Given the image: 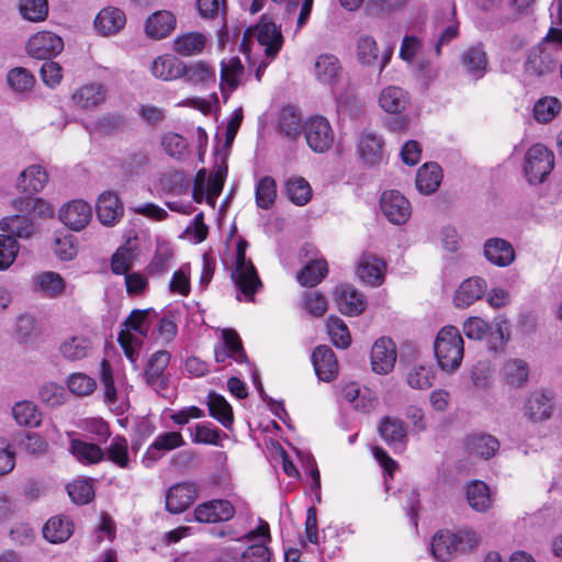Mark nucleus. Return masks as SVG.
I'll return each instance as SVG.
<instances>
[{
  "label": "nucleus",
  "mask_w": 562,
  "mask_h": 562,
  "mask_svg": "<svg viewBox=\"0 0 562 562\" xmlns=\"http://www.w3.org/2000/svg\"><path fill=\"white\" fill-rule=\"evenodd\" d=\"M157 318L158 315L153 308L133 310L123 322L117 341L131 362H136L137 350L142 345L140 339L135 334L142 338L147 337Z\"/></svg>",
  "instance_id": "f257e3e1"
},
{
  "label": "nucleus",
  "mask_w": 562,
  "mask_h": 562,
  "mask_svg": "<svg viewBox=\"0 0 562 562\" xmlns=\"http://www.w3.org/2000/svg\"><path fill=\"white\" fill-rule=\"evenodd\" d=\"M435 356L439 367L447 372L458 369L463 359L464 344L454 326H445L437 334Z\"/></svg>",
  "instance_id": "f03ea898"
},
{
  "label": "nucleus",
  "mask_w": 562,
  "mask_h": 562,
  "mask_svg": "<svg viewBox=\"0 0 562 562\" xmlns=\"http://www.w3.org/2000/svg\"><path fill=\"white\" fill-rule=\"evenodd\" d=\"M476 542L474 531L464 530L453 533L449 530H440L432 537L431 552L436 560L447 562L456 552L473 548Z\"/></svg>",
  "instance_id": "7ed1b4c3"
},
{
  "label": "nucleus",
  "mask_w": 562,
  "mask_h": 562,
  "mask_svg": "<svg viewBox=\"0 0 562 562\" xmlns=\"http://www.w3.org/2000/svg\"><path fill=\"white\" fill-rule=\"evenodd\" d=\"M248 243L239 240L236 246V265L232 272L236 286L247 301H254V294L261 288V281L252 262L246 258Z\"/></svg>",
  "instance_id": "20e7f679"
},
{
  "label": "nucleus",
  "mask_w": 562,
  "mask_h": 562,
  "mask_svg": "<svg viewBox=\"0 0 562 562\" xmlns=\"http://www.w3.org/2000/svg\"><path fill=\"white\" fill-rule=\"evenodd\" d=\"M554 167V155L542 144L532 145L525 155L524 173L530 184L542 183Z\"/></svg>",
  "instance_id": "39448f33"
},
{
  "label": "nucleus",
  "mask_w": 562,
  "mask_h": 562,
  "mask_svg": "<svg viewBox=\"0 0 562 562\" xmlns=\"http://www.w3.org/2000/svg\"><path fill=\"white\" fill-rule=\"evenodd\" d=\"M307 146L314 153H326L331 147L335 133L329 121L324 116H312L303 124Z\"/></svg>",
  "instance_id": "423d86ee"
},
{
  "label": "nucleus",
  "mask_w": 562,
  "mask_h": 562,
  "mask_svg": "<svg viewBox=\"0 0 562 562\" xmlns=\"http://www.w3.org/2000/svg\"><path fill=\"white\" fill-rule=\"evenodd\" d=\"M559 49L546 43H539L528 53L525 72L532 77H543L555 70Z\"/></svg>",
  "instance_id": "0eeeda50"
},
{
  "label": "nucleus",
  "mask_w": 562,
  "mask_h": 562,
  "mask_svg": "<svg viewBox=\"0 0 562 562\" xmlns=\"http://www.w3.org/2000/svg\"><path fill=\"white\" fill-rule=\"evenodd\" d=\"M64 49V41L49 31L37 32L30 37L26 44L27 54L36 59H52Z\"/></svg>",
  "instance_id": "6e6552de"
},
{
  "label": "nucleus",
  "mask_w": 562,
  "mask_h": 562,
  "mask_svg": "<svg viewBox=\"0 0 562 562\" xmlns=\"http://www.w3.org/2000/svg\"><path fill=\"white\" fill-rule=\"evenodd\" d=\"M380 206L384 216L395 225L404 224L411 217L409 201L398 191L390 190L382 193Z\"/></svg>",
  "instance_id": "1a4fd4ad"
},
{
  "label": "nucleus",
  "mask_w": 562,
  "mask_h": 562,
  "mask_svg": "<svg viewBox=\"0 0 562 562\" xmlns=\"http://www.w3.org/2000/svg\"><path fill=\"white\" fill-rule=\"evenodd\" d=\"M92 338L83 333L65 336L59 346L60 357L68 362H76L88 358L93 351Z\"/></svg>",
  "instance_id": "9d476101"
},
{
  "label": "nucleus",
  "mask_w": 562,
  "mask_h": 562,
  "mask_svg": "<svg viewBox=\"0 0 562 562\" xmlns=\"http://www.w3.org/2000/svg\"><path fill=\"white\" fill-rule=\"evenodd\" d=\"M553 413V397L543 391H533L526 397L522 414L532 422L540 423L549 419Z\"/></svg>",
  "instance_id": "9b49d317"
},
{
  "label": "nucleus",
  "mask_w": 562,
  "mask_h": 562,
  "mask_svg": "<svg viewBox=\"0 0 562 562\" xmlns=\"http://www.w3.org/2000/svg\"><path fill=\"white\" fill-rule=\"evenodd\" d=\"M171 355L167 350L154 352L146 364L144 379L146 383L155 391L159 392L167 387L168 380L165 376V370L170 363Z\"/></svg>",
  "instance_id": "f8f14e48"
},
{
  "label": "nucleus",
  "mask_w": 562,
  "mask_h": 562,
  "mask_svg": "<svg viewBox=\"0 0 562 562\" xmlns=\"http://www.w3.org/2000/svg\"><path fill=\"white\" fill-rule=\"evenodd\" d=\"M235 515V507L226 499H212L198 505L194 518L199 522L212 524L228 521Z\"/></svg>",
  "instance_id": "ddd939ff"
},
{
  "label": "nucleus",
  "mask_w": 562,
  "mask_h": 562,
  "mask_svg": "<svg viewBox=\"0 0 562 562\" xmlns=\"http://www.w3.org/2000/svg\"><path fill=\"white\" fill-rule=\"evenodd\" d=\"M125 25L126 15L124 11L113 5L100 10L93 21V29L101 36L116 35Z\"/></svg>",
  "instance_id": "4468645a"
},
{
  "label": "nucleus",
  "mask_w": 562,
  "mask_h": 562,
  "mask_svg": "<svg viewBox=\"0 0 562 562\" xmlns=\"http://www.w3.org/2000/svg\"><path fill=\"white\" fill-rule=\"evenodd\" d=\"M58 216L68 228L79 232L89 224L92 209L82 200H72L59 210Z\"/></svg>",
  "instance_id": "2eb2a0df"
},
{
  "label": "nucleus",
  "mask_w": 562,
  "mask_h": 562,
  "mask_svg": "<svg viewBox=\"0 0 562 562\" xmlns=\"http://www.w3.org/2000/svg\"><path fill=\"white\" fill-rule=\"evenodd\" d=\"M194 483H177L166 493V509L171 514H181L187 510L196 498Z\"/></svg>",
  "instance_id": "dca6fc26"
},
{
  "label": "nucleus",
  "mask_w": 562,
  "mask_h": 562,
  "mask_svg": "<svg viewBox=\"0 0 562 562\" xmlns=\"http://www.w3.org/2000/svg\"><path fill=\"white\" fill-rule=\"evenodd\" d=\"M463 70L474 80L484 77L488 67V56L482 43L465 48L460 56Z\"/></svg>",
  "instance_id": "f3484780"
},
{
  "label": "nucleus",
  "mask_w": 562,
  "mask_h": 562,
  "mask_svg": "<svg viewBox=\"0 0 562 562\" xmlns=\"http://www.w3.org/2000/svg\"><path fill=\"white\" fill-rule=\"evenodd\" d=\"M386 263L373 254H363L358 261L357 276L367 285L376 288L384 282Z\"/></svg>",
  "instance_id": "a211bd4d"
},
{
  "label": "nucleus",
  "mask_w": 562,
  "mask_h": 562,
  "mask_svg": "<svg viewBox=\"0 0 562 562\" xmlns=\"http://www.w3.org/2000/svg\"><path fill=\"white\" fill-rule=\"evenodd\" d=\"M222 338V342L214 347L216 362L222 363L228 358L236 362L247 361V356L243 348L241 340L235 330L223 329Z\"/></svg>",
  "instance_id": "6ab92c4d"
},
{
  "label": "nucleus",
  "mask_w": 562,
  "mask_h": 562,
  "mask_svg": "<svg viewBox=\"0 0 562 562\" xmlns=\"http://www.w3.org/2000/svg\"><path fill=\"white\" fill-rule=\"evenodd\" d=\"M392 57V49L384 50L380 57L375 40L369 35L361 36L357 42V59L363 66H373L379 63L380 72L387 66Z\"/></svg>",
  "instance_id": "aec40b11"
},
{
  "label": "nucleus",
  "mask_w": 562,
  "mask_h": 562,
  "mask_svg": "<svg viewBox=\"0 0 562 562\" xmlns=\"http://www.w3.org/2000/svg\"><path fill=\"white\" fill-rule=\"evenodd\" d=\"M341 72V64L334 54L324 53L316 57L313 74L319 83L334 87L339 81Z\"/></svg>",
  "instance_id": "412c9836"
},
{
  "label": "nucleus",
  "mask_w": 562,
  "mask_h": 562,
  "mask_svg": "<svg viewBox=\"0 0 562 562\" xmlns=\"http://www.w3.org/2000/svg\"><path fill=\"white\" fill-rule=\"evenodd\" d=\"M396 361V350L394 342L389 338L378 339L371 349L372 370L379 374L389 373Z\"/></svg>",
  "instance_id": "4be33fe9"
},
{
  "label": "nucleus",
  "mask_w": 562,
  "mask_h": 562,
  "mask_svg": "<svg viewBox=\"0 0 562 562\" xmlns=\"http://www.w3.org/2000/svg\"><path fill=\"white\" fill-rule=\"evenodd\" d=\"M357 151L366 165H378L384 157V140L374 132H366L358 138Z\"/></svg>",
  "instance_id": "5701e85b"
},
{
  "label": "nucleus",
  "mask_w": 562,
  "mask_h": 562,
  "mask_svg": "<svg viewBox=\"0 0 562 562\" xmlns=\"http://www.w3.org/2000/svg\"><path fill=\"white\" fill-rule=\"evenodd\" d=\"M464 448L473 458L490 460L499 450V441L490 434H471L464 439Z\"/></svg>",
  "instance_id": "b1692460"
},
{
  "label": "nucleus",
  "mask_w": 562,
  "mask_h": 562,
  "mask_svg": "<svg viewBox=\"0 0 562 562\" xmlns=\"http://www.w3.org/2000/svg\"><path fill=\"white\" fill-rule=\"evenodd\" d=\"M33 291L46 297L54 299L64 295L66 291V281L57 272L42 271L36 273L33 279Z\"/></svg>",
  "instance_id": "393cba45"
},
{
  "label": "nucleus",
  "mask_w": 562,
  "mask_h": 562,
  "mask_svg": "<svg viewBox=\"0 0 562 562\" xmlns=\"http://www.w3.org/2000/svg\"><path fill=\"white\" fill-rule=\"evenodd\" d=\"M312 362L319 380L330 382L336 378L338 362L334 351L329 347H316L312 353Z\"/></svg>",
  "instance_id": "a878e982"
},
{
  "label": "nucleus",
  "mask_w": 562,
  "mask_h": 562,
  "mask_svg": "<svg viewBox=\"0 0 562 562\" xmlns=\"http://www.w3.org/2000/svg\"><path fill=\"white\" fill-rule=\"evenodd\" d=\"M529 373V364L519 358L506 360L501 369L503 383L514 390L521 389L527 384Z\"/></svg>",
  "instance_id": "bb28decb"
},
{
  "label": "nucleus",
  "mask_w": 562,
  "mask_h": 562,
  "mask_svg": "<svg viewBox=\"0 0 562 562\" xmlns=\"http://www.w3.org/2000/svg\"><path fill=\"white\" fill-rule=\"evenodd\" d=\"M256 36L268 57L273 58L282 46V34L280 29L263 16L256 27Z\"/></svg>",
  "instance_id": "cd10ccee"
},
{
  "label": "nucleus",
  "mask_w": 562,
  "mask_h": 562,
  "mask_svg": "<svg viewBox=\"0 0 562 562\" xmlns=\"http://www.w3.org/2000/svg\"><path fill=\"white\" fill-rule=\"evenodd\" d=\"M487 283L483 278L472 277L464 280L456 291L453 302L459 308H464L481 299L486 292Z\"/></svg>",
  "instance_id": "c85d7f7f"
},
{
  "label": "nucleus",
  "mask_w": 562,
  "mask_h": 562,
  "mask_svg": "<svg viewBox=\"0 0 562 562\" xmlns=\"http://www.w3.org/2000/svg\"><path fill=\"white\" fill-rule=\"evenodd\" d=\"M48 182V173L41 165H31L24 169L16 180V188L29 195L42 191Z\"/></svg>",
  "instance_id": "c756f323"
},
{
  "label": "nucleus",
  "mask_w": 562,
  "mask_h": 562,
  "mask_svg": "<svg viewBox=\"0 0 562 562\" xmlns=\"http://www.w3.org/2000/svg\"><path fill=\"white\" fill-rule=\"evenodd\" d=\"M106 98V89L99 82H91L78 88L71 95L76 106L90 110L101 105Z\"/></svg>",
  "instance_id": "7c9ffc66"
},
{
  "label": "nucleus",
  "mask_w": 562,
  "mask_h": 562,
  "mask_svg": "<svg viewBox=\"0 0 562 562\" xmlns=\"http://www.w3.org/2000/svg\"><path fill=\"white\" fill-rule=\"evenodd\" d=\"M95 211L99 221L105 226L115 225L123 216V206L119 196L113 192L100 194Z\"/></svg>",
  "instance_id": "2f4dec72"
},
{
  "label": "nucleus",
  "mask_w": 562,
  "mask_h": 562,
  "mask_svg": "<svg viewBox=\"0 0 562 562\" xmlns=\"http://www.w3.org/2000/svg\"><path fill=\"white\" fill-rule=\"evenodd\" d=\"M339 311L348 316L360 315L366 310L363 295L351 285H342L336 290Z\"/></svg>",
  "instance_id": "473e14b6"
},
{
  "label": "nucleus",
  "mask_w": 562,
  "mask_h": 562,
  "mask_svg": "<svg viewBox=\"0 0 562 562\" xmlns=\"http://www.w3.org/2000/svg\"><path fill=\"white\" fill-rule=\"evenodd\" d=\"M0 228L7 232V235L22 239L31 238L36 232L33 218L29 214L20 212L15 215L3 217L0 222Z\"/></svg>",
  "instance_id": "72a5a7b5"
},
{
  "label": "nucleus",
  "mask_w": 562,
  "mask_h": 562,
  "mask_svg": "<svg viewBox=\"0 0 562 562\" xmlns=\"http://www.w3.org/2000/svg\"><path fill=\"white\" fill-rule=\"evenodd\" d=\"M484 256L493 265L507 267L515 259L513 246L502 238H490L484 244Z\"/></svg>",
  "instance_id": "f704fd0d"
},
{
  "label": "nucleus",
  "mask_w": 562,
  "mask_h": 562,
  "mask_svg": "<svg viewBox=\"0 0 562 562\" xmlns=\"http://www.w3.org/2000/svg\"><path fill=\"white\" fill-rule=\"evenodd\" d=\"M378 102L380 108L391 114L402 113L409 103L408 93L397 86H389L379 93Z\"/></svg>",
  "instance_id": "c9c22d12"
},
{
  "label": "nucleus",
  "mask_w": 562,
  "mask_h": 562,
  "mask_svg": "<svg viewBox=\"0 0 562 562\" xmlns=\"http://www.w3.org/2000/svg\"><path fill=\"white\" fill-rule=\"evenodd\" d=\"M244 66L238 57H232L221 63V89L226 97L243 82Z\"/></svg>",
  "instance_id": "e433bc0d"
},
{
  "label": "nucleus",
  "mask_w": 562,
  "mask_h": 562,
  "mask_svg": "<svg viewBox=\"0 0 562 562\" xmlns=\"http://www.w3.org/2000/svg\"><path fill=\"white\" fill-rule=\"evenodd\" d=\"M176 27L175 15L167 10L153 13L145 23V33L153 40L168 36Z\"/></svg>",
  "instance_id": "4c0bfd02"
},
{
  "label": "nucleus",
  "mask_w": 562,
  "mask_h": 562,
  "mask_svg": "<svg viewBox=\"0 0 562 562\" xmlns=\"http://www.w3.org/2000/svg\"><path fill=\"white\" fill-rule=\"evenodd\" d=\"M327 272L328 268L326 260L315 254L306 260L302 270L297 272L296 279L301 285L315 286L322 282Z\"/></svg>",
  "instance_id": "58836bf2"
},
{
  "label": "nucleus",
  "mask_w": 562,
  "mask_h": 562,
  "mask_svg": "<svg viewBox=\"0 0 562 562\" xmlns=\"http://www.w3.org/2000/svg\"><path fill=\"white\" fill-rule=\"evenodd\" d=\"M184 440L179 431L162 432L158 435L145 452L144 460L157 461L170 450L182 447Z\"/></svg>",
  "instance_id": "ea45409f"
},
{
  "label": "nucleus",
  "mask_w": 562,
  "mask_h": 562,
  "mask_svg": "<svg viewBox=\"0 0 562 562\" xmlns=\"http://www.w3.org/2000/svg\"><path fill=\"white\" fill-rule=\"evenodd\" d=\"M151 74L161 80H175L183 76L186 65L171 55L158 56L151 64Z\"/></svg>",
  "instance_id": "a19ab883"
},
{
  "label": "nucleus",
  "mask_w": 562,
  "mask_h": 562,
  "mask_svg": "<svg viewBox=\"0 0 562 562\" xmlns=\"http://www.w3.org/2000/svg\"><path fill=\"white\" fill-rule=\"evenodd\" d=\"M341 396L356 409L362 412H370L376 404V397L370 390H361L359 385L353 382L342 386Z\"/></svg>",
  "instance_id": "79ce46f5"
},
{
  "label": "nucleus",
  "mask_w": 562,
  "mask_h": 562,
  "mask_svg": "<svg viewBox=\"0 0 562 562\" xmlns=\"http://www.w3.org/2000/svg\"><path fill=\"white\" fill-rule=\"evenodd\" d=\"M469 506L479 513H485L492 507L491 491L483 481L474 480L465 487Z\"/></svg>",
  "instance_id": "37998d69"
},
{
  "label": "nucleus",
  "mask_w": 562,
  "mask_h": 562,
  "mask_svg": "<svg viewBox=\"0 0 562 562\" xmlns=\"http://www.w3.org/2000/svg\"><path fill=\"white\" fill-rule=\"evenodd\" d=\"M12 206L16 212L29 214L33 221L36 217L48 218L54 215V209L49 203L33 195L13 200Z\"/></svg>",
  "instance_id": "c03bdc74"
},
{
  "label": "nucleus",
  "mask_w": 562,
  "mask_h": 562,
  "mask_svg": "<svg viewBox=\"0 0 562 562\" xmlns=\"http://www.w3.org/2000/svg\"><path fill=\"white\" fill-rule=\"evenodd\" d=\"M69 450L78 462L86 465L100 463L105 458L104 450L98 445L80 439H71Z\"/></svg>",
  "instance_id": "a18cd8bd"
},
{
  "label": "nucleus",
  "mask_w": 562,
  "mask_h": 562,
  "mask_svg": "<svg viewBox=\"0 0 562 562\" xmlns=\"http://www.w3.org/2000/svg\"><path fill=\"white\" fill-rule=\"evenodd\" d=\"M207 38L201 32H188L178 35L173 41V50L181 56L199 55L203 52Z\"/></svg>",
  "instance_id": "49530a36"
},
{
  "label": "nucleus",
  "mask_w": 562,
  "mask_h": 562,
  "mask_svg": "<svg viewBox=\"0 0 562 562\" xmlns=\"http://www.w3.org/2000/svg\"><path fill=\"white\" fill-rule=\"evenodd\" d=\"M442 179L441 168L436 162L423 165L416 175V187L424 194L434 193Z\"/></svg>",
  "instance_id": "de8ad7c7"
},
{
  "label": "nucleus",
  "mask_w": 562,
  "mask_h": 562,
  "mask_svg": "<svg viewBox=\"0 0 562 562\" xmlns=\"http://www.w3.org/2000/svg\"><path fill=\"white\" fill-rule=\"evenodd\" d=\"M379 432L389 446L400 450L403 449L406 441V430L401 419L385 417L379 426Z\"/></svg>",
  "instance_id": "09e8293b"
},
{
  "label": "nucleus",
  "mask_w": 562,
  "mask_h": 562,
  "mask_svg": "<svg viewBox=\"0 0 562 562\" xmlns=\"http://www.w3.org/2000/svg\"><path fill=\"white\" fill-rule=\"evenodd\" d=\"M72 533V525L63 516L52 517L43 528V536L52 543L66 541Z\"/></svg>",
  "instance_id": "8fccbe9b"
},
{
  "label": "nucleus",
  "mask_w": 562,
  "mask_h": 562,
  "mask_svg": "<svg viewBox=\"0 0 562 562\" xmlns=\"http://www.w3.org/2000/svg\"><path fill=\"white\" fill-rule=\"evenodd\" d=\"M106 460L111 461L121 469H132V460L128 453V443L124 437H115L104 451Z\"/></svg>",
  "instance_id": "3c124183"
},
{
  "label": "nucleus",
  "mask_w": 562,
  "mask_h": 562,
  "mask_svg": "<svg viewBox=\"0 0 562 562\" xmlns=\"http://www.w3.org/2000/svg\"><path fill=\"white\" fill-rule=\"evenodd\" d=\"M207 406L210 415L217 419L225 428L233 425L234 416L232 406L218 394L210 393L207 396Z\"/></svg>",
  "instance_id": "603ef678"
},
{
  "label": "nucleus",
  "mask_w": 562,
  "mask_h": 562,
  "mask_svg": "<svg viewBox=\"0 0 562 562\" xmlns=\"http://www.w3.org/2000/svg\"><path fill=\"white\" fill-rule=\"evenodd\" d=\"M285 193L296 205H305L312 198V188L302 177H291L285 182Z\"/></svg>",
  "instance_id": "864d4df0"
},
{
  "label": "nucleus",
  "mask_w": 562,
  "mask_h": 562,
  "mask_svg": "<svg viewBox=\"0 0 562 562\" xmlns=\"http://www.w3.org/2000/svg\"><path fill=\"white\" fill-rule=\"evenodd\" d=\"M435 381V371L431 364H414L407 372V383L413 389H429Z\"/></svg>",
  "instance_id": "5fc2aeb1"
},
{
  "label": "nucleus",
  "mask_w": 562,
  "mask_h": 562,
  "mask_svg": "<svg viewBox=\"0 0 562 562\" xmlns=\"http://www.w3.org/2000/svg\"><path fill=\"white\" fill-rule=\"evenodd\" d=\"M279 131L291 139L296 138L303 132L301 116L293 108L282 109L279 116Z\"/></svg>",
  "instance_id": "6e6d98bb"
},
{
  "label": "nucleus",
  "mask_w": 562,
  "mask_h": 562,
  "mask_svg": "<svg viewBox=\"0 0 562 562\" xmlns=\"http://www.w3.org/2000/svg\"><path fill=\"white\" fill-rule=\"evenodd\" d=\"M256 204L262 210H269L277 198V183L272 177H262L256 186Z\"/></svg>",
  "instance_id": "4d7b16f0"
},
{
  "label": "nucleus",
  "mask_w": 562,
  "mask_h": 562,
  "mask_svg": "<svg viewBox=\"0 0 562 562\" xmlns=\"http://www.w3.org/2000/svg\"><path fill=\"white\" fill-rule=\"evenodd\" d=\"M12 415L21 426L36 427L41 423V414L36 406L27 401L16 403L12 408Z\"/></svg>",
  "instance_id": "13d9d810"
},
{
  "label": "nucleus",
  "mask_w": 562,
  "mask_h": 562,
  "mask_svg": "<svg viewBox=\"0 0 562 562\" xmlns=\"http://www.w3.org/2000/svg\"><path fill=\"white\" fill-rule=\"evenodd\" d=\"M19 10L25 20L42 22L48 15V2L47 0H20Z\"/></svg>",
  "instance_id": "bf43d9fd"
},
{
  "label": "nucleus",
  "mask_w": 562,
  "mask_h": 562,
  "mask_svg": "<svg viewBox=\"0 0 562 562\" xmlns=\"http://www.w3.org/2000/svg\"><path fill=\"white\" fill-rule=\"evenodd\" d=\"M183 76H186L188 81L193 83L215 82L214 69L207 63L202 60L186 66Z\"/></svg>",
  "instance_id": "052dcab7"
},
{
  "label": "nucleus",
  "mask_w": 562,
  "mask_h": 562,
  "mask_svg": "<svg viewBox=\"0 0 562 562\" xmlns=\"http://www.w3.org/2000/svg\"><path fill=\"white\" fill-rule=\"evenodd\" d=\"M69 391L77 396H88L92 394L97 387L93 378L83 372L71 373L67 379Z\"/></svg>",
  "instance_id": "680f3d73"
},
{
  "label": "nucleus",
  "mask_w": 562,
  "mask_h": 562,
  "mask_svg": "<svg viewBox=\"0 0 562 562\" xmlns=\"http://www.w3.org/2000/svg\"><path fill=\"white\" fill-rule=\"evenodd\" d=\"M19 243L11 235H0V271L8 270L19 254Z\"/></svg>",
  "instance_id": "e2e57ef3"
},
{
  "label": "nucleus",
  "mask_w": 562,
  "mask_h": 562,
  "mask_svg": "<svg viewBox=\"0 0 562 562\" xmlns=\"http://www.w3.org/2000/svg\"><path fill=\"white\" fill-rule=\"evenodd\" d=\"M560 110L561 103L557 98H543L535 104L533 115L538 122L548 123L555 117Z\"/></svg>",
  "instance_id": "0e129e2a"
},
{
  "label": "nucleus",
  "mask_w": 562,
  "mask_h": 562,
  "mask_svg": "<svg viewBox=\"0 0 562 562\" xmlns=\"http://www.w3.org/2000/svg\"><path fill=\"white\" fill-rule=\"evenodd\" d=\"M327 331L335 346L347 348L350 345V334L346 324L336 316H330L327 319Z\"/></svg>",
  "instance_id": "69168bd1"
},
{
  "label": "nucleus",
  "mask_w": 562,
  "mask_h": 562,
  "mask_svg": "<svg viewBox=\"0 0 562 562\" xmlns=\"http://www.w3.org/2000/svg\"><path fill=\"white\" fill-rule=\"evenodd\" d=\"M301 306L314 317H322L328 310L326 297L318 291L304 292Z\"/></svg>",
  "instance_id": "338daca9"
},
{
  "label": "nucleus",
  "mask_w": 562,
  "mask_h": 562,
  "mask_svg": "<svg viewBox=\"0 0 562 562\" xmlns=\"http://www.w3.org/2000/svg\"><path fill=\"white\" fill-rule=\"evenodd\" d=\"M67 492L76 504H88L94 495L93 487L88 480H76L67 485Z\"/></svg>",
  "instance_id": "774afa93"
}]
</instances>
